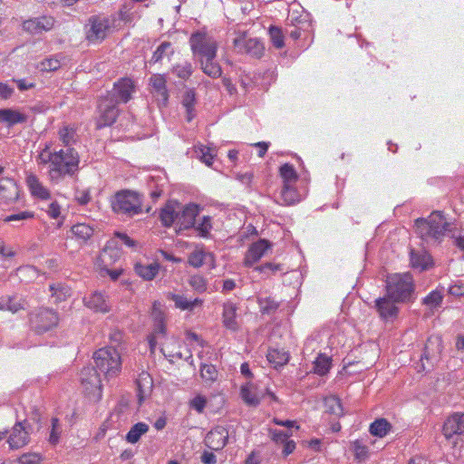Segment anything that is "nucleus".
Here are the masks:
<instances>
[{"instance_id":"16","label":"nucleus","mask_w":464,"mask_h":464,"mask_svg":"<svg viewBox=\"0 0 464 464\" xmlns=\"http://www.w3.org/2000/svg\"><path fill=\"white\" fill-rule=\"evenodd\" d=\"M272 247V244L266 239H259L252 243L244 258V266L250 267L258 262Z\"/></svg>"},{"instance_id":"11","label":"nucleus","mask_w":464,"mask_h":464,"mask_svg":"<svg viewBox=\"0 0 464 464\" xmlns=\"http://www.w3.org/2000/svg\"><path fill=\"white\" fill-rule=\"evenodd\" d=\"M119 103L111 96H104L101 99L98 110L100 116L97 120V128L102 129L112 125L119 115Z\"/></svg>"},{"instance_id":"46","label":"nucleus","mask_w":464,"mask_h":464,"mask_svg":"<svg viewBox=\"0 0 464 464\" xmlns=\"http://www.w3.org/2000/svg\"><path fill=\"white\" fill-rule=\"evenodd\" d=\"M443 296L440 291L433 290L423 298L422 303L430 308H437L442 303Z\"/></svg>"},{"instance_id":"45","label":"nucleus","mask_w":464,"mask_h":464,"mask_svg":"<svg viewBox=\"0 0 464 464\" xmlns=\"http://www.w3.org/2000/svg\"><path fill=\"white\" fill-rule=\"evenodd\" d=\"M269 35L273 45L276 49H282L285 46V37L282 30L277 26L269 27Z\"/></svg>"},{"instance_id":"44","label":"nucleus","mask_w":464,"mask_h":464,"mask_svg":"<svg viewBox=\"0 0 464 464\" xmlns=\"http://www.w3.org/2000/svg\"><path fill=\"white\" fill-rule=\"evenodd\" d=\"M354 459L357 461H364L369 458V448L362 440H356L352 442Z\"/></svg>"},{"instance_id":"43","label":"nucleus","mask_w":464,"mask_h":464,"mask_svg":"<svg viewBox=\"0 0 464 464\" xmlns=\"http://www.w3.org/2000/svg\"><path fill=\"white\" fill-rule=\"evenodd\" d=\"M72 234L82 241H87L93 235V228L87 224L79 223L72 227Z\"/></svg>"},{"instance_id":"57","label":"nucleus","mask_w":464,"mask_h":464,"mask_svg":"<svg viewBox=\"0 0 464 464\" xmlns=\"http://www.w3.org/2000/svg\"><path fill=\"white\" fill-rule=\"evenodd\" d=\"M60 67V62L57 59L48 58L44 59L41 63V70L42 71H55Z\"/></svg>"},{"instance_id":"64","label":"nucleus","mask_w":464,"mask_h":464,"mask_svg":"<svg viewBox=\"0 0 464 464\" xmlns=\"http://www.w3.org/2000/svg\"><path fill=\"white\" fill-rule=\"evenodd\" d=\"M200 459L204 464H216L217 463L216 455L209 451H204L202 453Z\"/></svg>"},{"instance_id":"7","label":"nucleus","mask_w":464,"mask_h":464,"mask_svg":"<svg viewBox=\"0 0 464 464\" xmlns=\"http://www.w3.org/2000/svg\"><path fill=\"white\" fill-rule=\"evenodd\" d=\"M93 360L95 368L102 372L105 378L116 376L121 368V356L113 347H105L94 353Z\"/></svg>"},{"instance_id":"40","label":"nucleus","mask_w":464,"mask_h":464,"mask_svg":"<svg viewBox=\"0 0 464 464\" xmlns=\"http://www.w3.org/2000/svg\"><path fill=\"white\" fill-rule=\"evenodd\" d=\"M177 205V202H169L161 210L160 219L165 227H170L174 222H176V216L178 212L175 209V206Z\"/></svg>"},{"instance_id":"6","label":"nucleus","mask_w":464,"mask_h":464,"mask_svg":"<svg viewBox=\"0 0 464 464\" xmlns=\"http://www.w3.org/2000/svg\"><path fill=\"white\" fill-rule=\"evenodd\" d=\"M190 50L198 60L207 58L215 60L218 49V44L214 37L205 31L193 33L188 40Z\"/></svg>"},{"instance_id":"23","label":"nucleus","mask_w":464,"mask_h":464,"mask_svg":"<svg viewBox=\"0 0 464 464\" xmlns=\"http://www.w3.org/2000/svg\"><path fill=\"white\" fill-rule=\"evenodd\" d=\"M166 297L169 300L173 301L175 307L181 311L192 312L196 307H201L204 303L203 299L201 298H194L193 300H190L183 295H177L171 292H169L166 295Z\"/></svg>"},{"instance_id":"8","label":"nucleus","mask_w":464,"mask_h":464,"mask_svg":"<svg viewBox=\"0 0 464 464\" xmlns=\"http://www.w3.org/2000/svg\"><path fill=\"white\" fill-rule=\"evenodd\" d=\"M442 434L452 447L464 441V413H453L447 418L442 427Z\"/></svg>"},{"instance_id":"47","label":"nucleus","mask_w":464,"mask_h":464,"mask_svg":"<svg viewBox=\"0 0 464 464\" xmlns=\"http://www.w3.org/2000/svg\"><path fill=\"white\" fill-rule=\"evenodd\" d=\"M218 371L212 364H202L200 376L205 382H213L218 379Z\"/></svg>"},{"instance_id":"62","label":"nucleus","mask_w":464,"mask_h":464,"mask_svg":"<svg viewBox=\"0 0 464 464\" xmlns=\"http://www.w3.org/2000/svg\"><path fill=\"white\" fill-rule=\"evenodd\" d=\"M120 238L123 244H125L129 247H135L137 246V241L130 238L128 235L124 233L116 232L114 238Z\"/></svg>"},{"instance_id":"49","label":"nucleus","mask_w":464,"mask_h":464,"mask_svg":"<svg viewBox=\"0 0 464 464\" xmlns=\"http://www.w3.org/2000/svg\"><path fill=\"white\" fill-rule=\"evenodd\" d=\"M189 285L198 293L207 291V280L199 275L192 276L188 280Z\"/></svg>"},{"instance_id":"60","label":"nucleus","mask_w":464,"mask_h":464,"mask_svg":"<svg viewBox=\"0 0 464 464\" xmlns=\"http://www.w3.org/2000/svg\"><path fill=\"white\" fill-rule=\"evenodd\" d=\"M270 434H271V439L273 441H275L276 443H282V444H284L288 440V438L291 436V434L285 433L281 430H271Z\"/></svg>"},{"instance_id":"54","label":"nucleus","mask_w":464,"mask_h":464,"mask_svg":"<svg viewBox=\"0 0 464 464\" xmlns=\"http://www.w3.org/2000/svg\"><path fill=\"white\" fill-rule=\"evenodd\" d=\"M198 150L200 153L201 161L208 166H211L214 159V156L211 153V149L209 147L200 145L198 147Z\"/></svg>"},{"instance_id":"4","label":"nucleus","mask_w":464,"mask_h":464,"mask_svg":"<svg viewBox=\"0 0 464 464\" xmlns=\"http://www.w3.org/2000/svg\"><path fill=\"white\" fill-rule=\"evenodd\" d=\"M387 295L394 301L406 303L414 293V280L411 273H394L389 275L385 281Z\"/></svg>"},{"instance_id":"38","label":"nucleus","mask_w":464,"mask_h":464,"mask_svg":"<svg viewBox=\"0 0 464 464\" xmlns=\"http://www.w3.org/2000/svg\"><path fill=\"white\" fill-rule=\"evenodd\" d=\"M201 69L209 77L218 78L221 75L222 70L220 65L215 60H208L207 58L198 60Z\"/></svg>"},{"instance_id":"13","label":"nucleus","mask_w":464,"mask_h":464,"mask_svg":"<svg viewBox=\"0 0 464 464\" xmlns=\"http://www.w3.org/2000/svg\"><path fill=\"white\" fill-rule=\"evenodd\" d=\"M109 28L110 23L107 18L92 16L86 25V38L91 43H100L106 37Z\"/></svg>"},{"instance_id":"21","label":"nucleus","mask_w":464,"mask_h":464,"mask_svg":"<svg viewBox=\"0 0 464 464\" xmlns=\"http://www.w3.org/2000/svg\"><path fill=\"white\" fill-rule=\"evenodd\" d=\"M167 79L164 74H153L150 79V84L151 87V92L159 103L166 105L169 93L167 90Z\"/></svg>"},{"instance_id":"17","label":"nucleus","mask_w":464,"mask_h":464,"mask_svg":"<svg viewBox=\"0 0 464 464\" xmlns=\"http://www.w3.org/2000/svg\"><path fill=\"white\" fill-rule=\"evenodd\" d=\"M199 208L197 204L186 205L181 212L176 216V226L179 231L191 228L195 226L196 217L198 215Z\"/></svg>"},{"instance_id":"36","label":"nucleus","mask_w":464,"mask_h":464,"mask_svg":"<svg viewBox=\"0 0 464 464\" xmlns=\"http://www.w3.org/2000/svg\"><path fill=\"white\" fill-rule=\"evenodd\" d=\"M266 357L268 362L273 364L275 368L283 366L289 361L288 353L279 349H270Z\"/></svg>"},{"instance_id":"20","label":"nucleus","mask_w":464,"mask_h":464,"mask_svg":"<svg viewBox=\"0 0 464 464\" xmlns=\"http://www.w3.org/2000/svg\"><path fill=\"white\" fill-rule=\"evenodd\" d=\"M228 431L226 428L218 426L212 429L205 438V445L212 450H222L227 442Z\"/></svg>"},{"instance_id":"30","label":"nucleus","mask_w":464,"mask_h":464,"mask_svg":"<svg viewBox=\"0 0 464 464\" xmlns=\"http://www.w3.org/2000/svg\"><path fill=\"white\" fill-rule=\"evenodd\" d=\"M175 50L172 46V44L169 42H162L156 49V51L152 53L150 63H157L161 62L164 58L170 59V57L174 54Z\"/></svg>"},{"instance_id":"26","label":"nucleus","mask_w":464,"mask_h":464,"mask_svg":"<svg viewBox=\"0 0 464 464\" xmlns=\"http://www.w3.org/2000/svg\"><path fill=\"white\" fill-rule=\"evenodd\" d=\"M410 262L411 267L420 271L428 270L433 266V259L431 256L424 250L411 249L410 252Z\"/></svg>"},{"instance_id":"2","label":"nucleus","mask_w":464,"mask_h":464,"mask_svg":"<svg viewBox=\"0 0 464 464\" xmlns=\"http://www.w3.org/2000/svg\"><path fill=\"white\" fill-rule=\"evenodd\" d=\"M416 233L429 244H440L447 232L452 231V224L448 222L440 211H433L427 218L415 220Z\"/></svg>"},{"instance_id":"42","label":"nucleus","mask_w":464,"mask_h":464,"mask_svg":"<svg viewBox=\"0 0 464 464\" xmlns=\"http://www.w3.org/2000/svg\"><path fill=\"white\" fill-rule=\"evenodd\" d=\"M196 102V93L193 90H188L183 96L182 104L186 108L187 121H191L194 118V105Z\"/></svg>"},{"instance_id":"15","label":"nucleus","mask_w":464,"mask_h":464,"mask_svg":"<svg viewBox=\"0 0 464 464\" xmlns=\"http://www.w3.org/2000/svg\"><path fill=\"white\" fill-rule=\"evenodd\" d=\"M135 92V84L129 78H122L113 84L111 91L108 92L107 96H111L117 101V103L128 102L131 99V94Z\"/></svg>"},{"instance_id":"18","label":"nucleus","mask_w":464,"mask_h":464,"mask_svg":"<svg viewBox=\"0 0 464 464\" xmlns=\"http://www.w3.org/2000/svg\"><path fill=\"white\" fill-rule=\"evenodd\" d=\"M54 26V19L52 16H40L24 21L23 30L31 34H39L50 31Z\"/></svg>"},{"instance_id":"48","label":"nucleus","mask_w":464,"mask_h":464,"mask_svg":"<svg viewBox=\"0 0 464 464\" xmlns=\"http://www.w3.org/2000/svg\"><path fill=\"white\" fill-rule=\"evenodd\" d=\"M145 433V423L139 422L135 424L126 435V440L130 443H136L140 436Z\"/></svg>"},{"instance_id":"9","label":"nucleus","mask_w":464,"mask_h":464,"mask_svg":"<svg viewBox=\"0 0 464 464\" xmlns=\"http://www.w3.org/2000/svg\"><path fill=\"white\" fill-rule=\"evenodd\" d=\"M237 53H246L252 57L260 58L264 54L265 47L257 38H250L246 33H238L233 40Z\"/></svg>"},{"instance_id":"32","label":"nucleus","mask_w":464,"mask_h":464,"mask_svg":"<svg viewBox=\"0 0 464 464\" xmlns=\"http://www.w3.org/2000/svg\"><path fill=\"white\" fill-rule=\"evenodd\" d=\"M24 302L18 298L16 295H6L0 297V310H7L12 313H16L19 310L24 309Z\"/></svg>"},{"instance_id":"28","label":"nucleus","mask_w":464,"mask_h":464,"mask_svg":"<svg viewBox=\"0 0 464 464\" xmlns=\"http://www.w3.org/2000/svg\"><path fill=\"white\" fill-rule=\"evenodd\" d=\"M19 191L15 181L10 178L0 179V198L6 203L15 201L18 198Z\"/></svg>"},{"instance_id":"24","label":"nucleus","mask_w":464,"mask_h":464,"mask_svg":"<svg viewBox=\"0 0 464 464\" xmlns=\"http://www.w3.org/2000/svg\"><path fill=\"white\" fill-rule=\"evenodd\" d=\"M237 305L231 301H227L223 304L222 323L225 328L229 331L237 332L239 324L237 320Z\"/></svg>"},{"instance_id":"34","label":"nucleus","mask_w":464,"mask_h":464,"mask_svg":"<svg viewBox=\"0 0 464 464\" xmlns=\"http://www.w3.org/2000/svg\"><path fill=\"white\" fill-rule=\"evenodd\" d=\"M279 174L283 179V186L295 185L298 179L296 170L294 166L289 163H285L280 167Z\"/></svg>"},{"instance_id":"22","label":"nucleus","mask_w":464,"mask_h":464,"mask_svg":"<svg viewBox=\"0 0 464 464\" xmlns=\"http://www.w3.org/2000/svg\"><path fill=\"white\" fill-rule=\"evenodd\" d=\"M7 442L13 450L23 448L29 442V432L26 430L23 422L18 421L14 424Z\"/></svg>"},{"instance_id":"1","label":"nucleus","mask_w":464,"mask_h":464,"mask_svg":"<svg viewBox=\"0 0 464 464\" xmlns=\"http://www.w3.org/2000/svg\"><path fill=\"white\" fill-rule=\"evenodd\" d=\"M74 135L72 128L63 127L59 131V138L65 148L51 152L46 146L37 157L39 165H49L48 175L53 182L59 183L65 176H72L79 169V154L71 148Z\"/></svg>"},{"instance_id":"5","label":"nucleus","mask_w":464,"mask_h":464,"mask_svg":"<svg viewBox=\"0 0 464 464\" xmlns=\"http://www.w3.org/2000/svg\"><path fill=\"white\" fill-rule=\"evenodd\" d=\"M110 203L115 214L132 218L142 211V194L130 189H121L114 193Z\"/></svg>"},{"instance_id":"51","label":"nucleus","mask_w":464,"mask_h":464,"mask_svg":"<svg viewBox=\"0 0 464 464\" xmlns=\"http://www.w3.org/2000/svg\"><path fill=\"white\" fill-rule=\"evenodd\" d=\"M212 228L211 218L209 216H204L200 222L196 227V230L198 232L199 236L203 237H207L209 234V231Z\"/></svg>"},{"instance_id":"31","label":"nucleus","mask_w":464,"mask_h":464,"mask_svg":"<svg viewBox=\"0 0 464 464\" xmlns=\"http://www.w3.org/2000/svg\"><path fill=\"white\" fill-rule=\"evenodd\" d=\"M26 121V116L15 110L1 109L0 110V122H5L9 126L22 123Z\"/></svg>"},{"instance_id":"33","label":"nucleus","mask_w":464,"mask_h":464,"mask_svg":"<svg viewBox=\"0 0 464 464\" xmlns=\"http://www.w3.org/2000/svg\"><path fill=\"white\" fill-rule=\"evenodd\" d=\"M392 430L391 423L384 418H380L375 420L371 423L369 427V431L372 436L383 438L385 437Z\"/></svg>"},{"instance_id":"52","label":"nucleus","mask_w":464,"mask_h":464,"mask_svg":"<svg viewBox=\"0 0 464 464\" xmlns=\"http://www.w3.org/2000/svg\"><path fill=\"white\" fill-rule=\"evenodd\" d=\"M255 270L258 271L259 273L267 274V276H269V275H274L277 271L282 270V265L268 262V263H266L264 265L255 267Z\"/></svg>"},{"instance_id":"50","label":"nucleus","mask_w":464,"mask_h":464,"mask_svg":"<svg viewBox=\"0 0 464 464\" xmlns=\"http://www.w3.org/2000/svg\"><path fill=\"white\" fill-rule=\"evenodd\" d=\"M258 304L264 313L276 311L279 306V303L271 296L259 298Z\"/></svg>"},{"instance_id":"12","label":"nucleus","mask_w":464,"mask_h":464,"mask_svg":"<svg viewBox=\"0 0 464 464\" xmlns=\"http://www.w3.org/2000/svg\"><path fill=\"white\" fill-rule=\"evenodd\" d=\"M81 383L84 391L92 395L94 399L102 397V380L100 373L94 366L84 367L80 373Z\"/></svg>"},{"instance_id":"53","label":"nucleus","mask_w":464,"mask_h":464,"mask_svg":"<svg viewBox=\"0 0 464 464\" xmlns=\"http://www.w3.org/2000/svg\"><path fill=\"white\" fill-rule=\"evenodd\" d=\"M207 405V399L202 395H197L189 401V406L197 411L198 413H202Z\"/></svg>"},{"instance_id":"41","label":"nucleus","mask_w":464,"mask_h":464,"mask_svg":"<svg viewBox=\"0 0 464 464\" xmlns=\"http://www.w3.org/2000/svg\"><path fill=\"white\" fill-rule=\"evenodd\" d=\"M324 409L329 414L340 417L343 415V407L339 398L329 396L324 399Z\"/></svg>"},{"instance_id":"61","label":"nucleus","mask_w":464,"mask_h":464,"mask_svg":"<svg viewBox=\"0 0 464 464\" xmlns=\"http://www.w3.org/2000/svg\"><path fill=\"white\" fill-rule=\"evenodd\" d=\"M449 293L456 296L464 295V284L460 281L455 282L449 287Z\"/></svg>"},{"instance_id":"10","label":"nucleus","mask_w":464,"mask_h":464,"mask_svg":"<svg viewBox=\"0 0 464 464\" xmlns=\"http://www.w3.org/2000/svg\"><path fill=\"white\" fill-rule=\"evenodd\" d=\"M59 317L56 312L48 308H41L30 318L31 327L37 334H44L58 324Z\"/></svg>"},{"instance_id":"35","label":"nucleus","mask_w":464,"mask_h":464,"mask_svg":"<svg viewBox=\"0 0 464 464\" xmlns=\"http://www.w3.org/2000/svg\"><path fill=\"white\" fill-rule=\"evenodd\" d=\"M332 367V359L324 353H319L314 362V372L324 376Z\"/></svg>"},{"instance_id":"25","label":"nucleus","mask_w":464,"mask_h":464,"mask_svg":"<svg viewBox=\"0 0 464 464\" xmlns=\"http://www.w3.org/2000/svg\"><path fill=\"white\" fill-rule=\"evenodd\" d=\"M240 395L243 401L248 406H257L264 397L263 392L259 391L252 382H246L241 386Z\"/></svg>"},{"instance_id":"63","label":"nucleus","mask_w":464,"mask_h":464,"mask_svg":"<svg viewBox=\"0 0 464 464\" xmlns=\"http://www.w3.org/2000/svg\"><path fill=\"white\" fill-rule=\"evenodd\" d=\"M40 457L37 454H24L20 458L22 464H38Z\"/></svg>"},{"instance_id":"27","label":"nucleus","mask_w":464,"mask_h":464,"mask_svg":"<svg viewBox=\"0 0 464 464\" xmlns=\"http://www.w3.org/2000/svg\"><path fill=\"white\" fill-rule=\"evenodd\" d=\"M84 304L95 312L107 313L110 311V304L106 296L101 292H94L83 298Z\"/></svg>"},{"instance_id":"58","label":"nucleus","mask_w":464,"mask_h":464,"mask_svg":"<svg viewBox=\"0 0 464 464\" xmlns=\"http://www.w3.org/2000/svg\"><path fill=\"white\" fill-rule=\"evenodd\" d=\"M33 218V214L28 211H22L17 214H12L5 218V222L21 221Z\"/></svg>"},{"instance_id":"29","label":"nucleus","mask_w":464,"mask_h":464,"mask_svg":"<svg viewBox=\"0 0 464 464\" xmlns=\"http://www.w3.org/2000/svg\"><path fill=\"white\" fill-rule=\"evenodd\" d=\"M26 183L34 196L42 199H46L50 197L48 189L42 185L39 179L35 175H28L26 178Z\"/></svg>"},{"instance_id":"3","label":"nucleus","mask_w":464,"mask_h":464,"mask_svg":"<svg viewBox=\"0 0 464 464\" xmlns=\"http://www.w3.org/2000/svg\"><path fill=\"white\" fill-rule=\"evenodd\" d=\"M151 320L153 324V330L149 340L150 347L153 353L156 346H160V352L165 357H169V360L174 358H181L179 353H173L168 350L165 343L166 340V314L164 311V304L160 302H154L151 309Z\"/></svg>"},{"instance_id":"37","label":"nucleus","mask_w":464,"mask_h":464,"mask_svg":"<svg viewBox=\"0 0 464 464\" xmlns=\"http://www.w3.org/2000/svg\"><path fill=\"white\" fill-rule=\"evenodd\" d=\"M49 289L56 303L66 300L72 295L71 288L62 283L50 285Z\"/></svg>"},{"instance_id":"55","label":"nucleus","mask_w":464,"mask_h":464,"mask_svg":"<svg viewBox=\"0 0 464 464\" xmlns=\"http://www.w3.org/2000/svg\"><path fill=\"white\" fill-rule=\"evenodd\" d=\"M205 255L202 251H195L188 256V264L193 267H200L204 264Z\"/></svg>"},{"instance_id":"39","label":"nucleus","mask_w":464,"mask_h":464,"mask_svg":"<svg viewBox=\"0 0 464 464\" xmlns=\"http://www.w3.org/2000/svg\"><path fill=\"white\" fill-rule=\"evenodd\" d=\"M283 204L291 206L300 201V196L294 185L283 186L281 191Z\"/></svg>"},{"instance_id":"59","label":"nucleus","mask_w":464,"mask_h":464,"mask_svg":"<svg viewBox=\"0 0 464 464\" xmlns=\"http://www.w3.org/2000/svg\"><path fill=\"white\" fill-rule=\"evenodd\" d=\"M49 440L52 444H56L59 440V420L57 418L52 419V430Z\"/></svg>"},{"instance_id":"56","label":"nucleus","mask_w":464,"mask_h":464,"mask_svg":"<svg viewBox=\"0 0 464 464\" xmlns=\"http://www.w3.org/2000/svg\"><path fill=\"white\" fill-rule=\"evenodd\" d=\"M175 72L178 77L182 79H188L192 73V66L189 63L179 64L175 67Z\"/></svg>"},{"instance_id":"19","label":"nucleus","mask_w":464,"mask_h":464,"mask_svg":"<svg viewBox=\"0 0 464 464\" xmlns=\"http://www.w3.org/2000/svg\"><path fill=\"white\" fill-rule=\"evenodd\" d=\"M396 303L398 302L391 299L387 295L383 297L377 298L375 300V308L379 316L384 321H392L395 319L399 313Z\"/></svg>"},{"instance_id":"14","label":"nucleus","mask_w":464,"mask_h":464,"mask_svg":"<svg viewBox=\"0 0 464 464\" xmlns=\"http://www.w3.org/2000/svg\"><path fill=\"white\" fill-rule=\"evenodd\" d=\"M122 251L117 238H111L107 241L102 250L98 262L101 267H110L120 260Z\"/></svg>"}]
</instances>
